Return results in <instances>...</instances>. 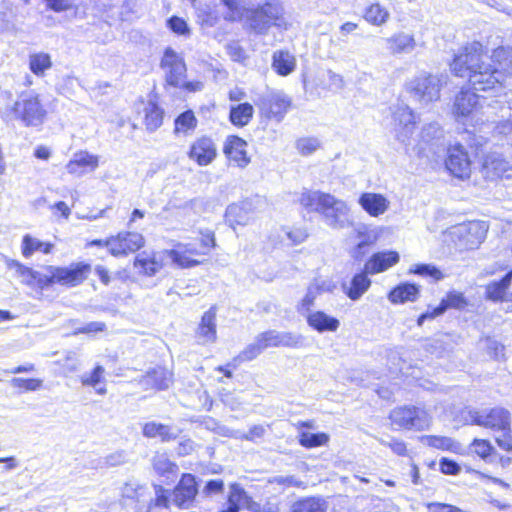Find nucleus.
<instances>
[{"label":"nucleus","mask_w":512,"mask_h":512,"mask_svg":"<svg viewBox=\"0 0 512 512\" xmlns=\"http://www.w3.org/2000/svg\"><path fill=\"white\" fill-rule=\"evenodd\" d=\"M484 47L472 42L455 56L450 64L452 72L461 78H468L470 85L478 91L498 92L503 87L501 71L484 61Z\"/></svg>","instance_id":"1"},{"label":"nucleus","mask_w":512,"mask_h":512,"mask_svg":"<svg viewBox=\"0 0 512 512\" xmlns=\"http://www.w3.org/2000/svg\"><path fill=\"white\" fill-rule=\"evenodd\" d=\"M7 268L23 283L41 290L54 284L66 287L77 286L88 277L91 271L90 265L83 262L74 263L68 267L49 266L43 271H34L15 259L7 261Z\"/></svg>","instance_id":"2"},{"label":"nucleus","mask_w":512,"mask_h":512,"mask_svg":"<svg viewBox=\"0 0 512 512\" xmlns=\"http://www.w3.org/2000/svg\"><path fill=\"white\" fill-rule=\"evenodd\" d=\"M299 204L308 212L318 213L332 229H344L352 225L348 203L330 193L304 189L298 197Z\"/></svg>","instance_id":"3"},{"label":"nucleus","mask_w":512,"mask_h":512,"mask_svg":"<svg viewBox=\"0 0 512 512\" xmlns=\"http://www.w3.org/2000/svg\"><path fill=\"white\" fill-rule=\"evenodd\" d=\"M488 225L483 221H469L450 227L444 233V242L456 252L463 253L480 246L486 237Z\"/></svg>","instance_id":"4"},{"label":"nucleus","mask_w":512,"mask_h":512,"mask_svg":"<svg viewBox=\"0 0 512 512\" xmlns=\"http://www.w3.org/2000/svg\"><path fill=\"white\" fill-rule=\"evenodd\" d=\"M250 27L259 34L266 33L272 26L287 29L283 4L278 0H268L255 9L246 10L245 16Z\"/></svg>","instance_id":"5"},{"label":"nucleus","mask_w":512,"mask_h":512,"mask_svg":"<svg viewBox=\"0 0 512 512\" xmlns=\"http://www.w3.org/2000/svg\"><path fill=\"white\" fill-rule=\"evenodd\" d=\"M161 67L164 70L166 82L189 92L202 90L203 83L200 81H186V64L181 54L172 48H166L161 60Z\"/></svg>","instance_id":"6"},{"label":"nucleus","mask_w":512,"mask_h":512,"mask_svg":"<svg viewBox=\"0 0 512 512\" xmlns=\"http://www.w3.org/2000/svg\"><path fill=\"white\" fill-rule=\"evenodd\" d=\"M444 83L442 75L422 71L406 82L405 90L415 101L429 104L439 100Z\"/></svg>","instance_id":"7"},{"label":"nucleus","mask_w":512,"mask_h":512,"mask_svg":"<svg viewBox=\"0 0 512 512\" xmlns=\"http://www.w3.org/2000/svg\"><path fill=\"white\" fill-rule=\"evenodd\" d=\"M398 259L370 258L365 264L364 272L355 274L349 285L345 283L342 285L344 293L353 301L360 299L371 285V280L367 275L378 274L389 269L398 262Z\"/></svg>","instance_id":"8"},{"label":"nucleus","mask_w":512,"mask_h":512,"mask_svg":"<svg viewBox=\"0 0 512 512\" xmlns=\"http://www.w3.org/2000/svg\"><path fill=\"white\" fill-rule=\"evenodd\" d=\"M46 116V110L40 102L38 95L34 93H24L18 100L4 112V117L8 119H19L26 126H38L43 123Z\"/></svg>","instance_id":"9"},{"label":"nucleus","mask_w":512,"mask_h":512,"mask_svg":"<svg viewBox=\"0 0 512 512\" xmlns=\"http://www.w3.org/2000/svg\"><path fill=\"white\" fill-rule=\"evenodd\" d=\"M485 99H481L470 90H461L455 97L453 104V115L456 120L463 124L470 123L477 125L483 122L487 114L484 106Z\"/></svg>","instance_id":"10"},{"label":"nucleus","mask_w":512,"mask_h":512,"mask_svg":"<svg viewBox=\"0 0 512 512\" xmlns=\"http://www.w3.org/2000/svg\"><path fill=\"white\" fill-rule=\"evenodd\" d=\"M391 424L398 429L425 430L431 424V417L426 410L415 406H403L391 411Z\"/></svg>","instance_id":"11"},{"label":"nucleus","mask_w":512,"mask_h":512,"mask_svg":"<svg viewBox=\"0 0 512 512\" xmlns=\"http://www.w3.org/2000/svg\"><path fill=\"white\" fill-rule=\"evenodd\" d=\"M468 419L471 424L490 429L494 432L508 430L511 424L509 411L501 407L469 410Z\"/></svg>","instance_id":"12"},{"label":"nucleus","mask_w":512,"mask_h":512,"mask_svg":"<svg viewBox=\"0 0 512 512\" xmlns=\"http://www.w3.org/2000/svg\"><path fill=\"white\" fill-rule=\"evenodd\" d=\"M86 246L107 247L113 255L135 253L144 246V238L136 232H122L107 240H93Z\"/></svg>","instance_id":"13"},{"label":"nucleus","mask_w":512,"mask_h":512,"mask_svg":"<svg viewBox=\"0 0 512 512\" xmlns=\"http://www.w3.org/2000/svg\"><path fill=\"white\" fill-rule=\"evenodd\" d=\"M261 200L246 199L230 204L225 211V220L233 229L236 226H246L254 219Z\"/></svg>","instance_id":"14"},{"label":"nucleus","mask_w":512,"mask_h":512,"mask_svg":"<svg viewBox=\"0 0 512 512\" xmlns=\"http://www.w3.org/2000/svg\"><path fill=\"white\" fill-rule=\"evenodd\" d=\"M392 117L396 138L403 144H409L416 124L414 112L408 105L398 103L392 108Z\"/></svg>","instance_id":"15"},{"label":"nucleus","mask_w":512,"mask_h":512,"mask_svg":"<svg viewBox=\"0 0 512 512\" xmlns=\"http://www.w3.org/2000/svg\"><path fill=\"white\" fill-rule=\"evenodd\" d=\"M482 174L488 180L512 182V165L499 153L492 152L485 156Z\"/></svg>","instance_id":"16"},{"label":"nucleus","mask_w":512,"mask_h":512,"mask_svg":"<svg viewBox=\"0 0 512 512\" xmlns=\"http://www.w3.org/2000/svg\"><path fill=\"white\" fill-rule=\"evenodd\" d=\"M448 171L459 179H466L471 174V161L468 153L461 144L449 146L445 161Z\"/></svg>","instance_id":"17"},{"label":"nucleus","mask_w":512,"mask_h":512,"mask_svg":"<svg viewBox=\"0 0 512 512\" xmlns=\"http://www.w3.org/2000/svg\"><path fill=\"white\" fill-rule=\"evenodd\" d=\"M190 160L199 166L210 165L217 157V146L212 138L202 136L192 142L188 151Z\"/></svg>","instance_id":"18"},{"label":"nucleus","mask_w":512,"mask_h":512,"mask_svg":"<svg viewBox=\"0 0 512 512\" xmlns=\"http://www.w3.org/2000/svg\"><path fill=\"white\" fill-rule=\"evenodd\" d=\"M263 346V350L270 347L298 348L303 345V337L291 332L267 331L257 336Z\"/></svg>","instance_id":"19"},{"label":"nucleus","mask_w":512,"mask_h":512,"mask_svg":"<svg viewBox=\"0 0 512 512\" xmlns=\"http://www.w3.org/2000/svg\"><path fill=\"white\" fill-rule=\"evenodd\" d=\"M358 204L369 216L377 218L390 209L391 202L382 193L363 192L358 198Z\"/></svg>","instance_id":"20"},{"label":"nucleus","mask_w":512,"mask_h":512,"mask_svg":"<svg viewBox=\"0 0 512 512\" xmlns=\"http://www.w3.org/2000/svg\"><path fill=\"white\" fill-rule=\"evenodd\" d=\"M247 142L235 135L228 136L224 143L223 152L230 162L239 168H245L250 163L247 153Z\"/></svg>","instance_id":"21"},{"label":"nucleus","mask_w":512,"mask_h":512,"mask_svg":"<svg viewBox=\"0 0 512 512\" xmlns=\"http://www.w3.org/2000/svg\"><path fill=\"white\" fill-rule=\"evenodd\" d=\"M99 166V157L87 151H80L73 155L72 159L66 164V170L69 174L82 176L88 172L94 171Z\"/></svg>","instance_id":"22"},{"label":"nucleus","mask_w":512,"mask_h":512,"mask_svg":"<svg viewBox=\"0 0 512 512\" xmlns=\"http://www.w3.org/2000/svg\"><path fill=\"white\" fill-rule=\"evenodd\" d=\"M307 237L308 234L303 228L280 227L271 233L270 240L275 247L292 246L301 244Z\"/></svg>","instance_id":"23"},{"label":"nucleus","mask_w":512,"mask_h":512,"mask_svg":"<svg viewBox=\"0 0 512 512\" xmlns=\"http://www.w3.org/2000/svg\"><path fill=\"white\" fill-rule=\"evenodd\" d=\"M196 494L195 477L191 474H184L173 492V501L178 507L186 508Z\"/></svg>","instance_id":"24"},{"label":"nucleus","mask_w":512,"mask_h":512,"mask_svg":"<svg viewBox=\"0 0 512 512\" xmlns=\"http://www.w3.org/2000/svg\"><path fill=\"white\" fill-rule=\"evenodd\" d=\"M173 383V374L163 367H156L146 373L141 379L145 389L166 390Z\"/></svg>","instance_id":"25"},{"label":"nucleus","mask_w":512,"mask_h":512,"mask_svg":"<svg viewBox=\"0 0 512 512\" xmlns=\"http://www.w3.org/2000/svg\"><path fill=\"white\" fill-rule=\"evenodd\" d=\"M467 304L464 295L460 292H450L445 299H443L440 305L434 308L432 311H427L419 316L417 323L421 326L426 319H433L443 314L447 308L452 307L456 309L463 308Z\"/></svg>","instance_id":"26"},{"label":"nucleus","mask_w":512,"mask_h":512,"mask_svg":"<svg viewBox=\"0 0 512 512\" xmlns=\"http://www.w3.org/2000/svg\"><path fill=\"white\" fill-rule=\"evenodd\" d=\"M196 336L201 344H209L216 341V307H211L203 314Z\"/></svg>","instance_id":"27"},{"label":"nucleus","mask_w":512,"mask_h":512,"mask_svg":"<svg viewBox=\"0 0 512 512\" xmlns=\"http://www.w3.org/2000/svg\"><path fill=\"white\" fill-rule=\"evenodd\" d=\"M306 318L308 325L320 333L327 331L335 332L340 325V322L337 318L329 316L323 311L308 313Z\"/></svg>","instance_id":"28"},{"label":"nucleus","mask_w":512,"mask_h":512,"mask_svg":"<svg viewBox=\"0 0 512 512\" xmlns=\"http://www.w3.org/2000/svg\"><path fill=\"white\" fill-rule=\"evenodd\" d=\"M354 231L356 237L355 245L359 250H362L366 246L373 245L387 229L359 224Z\"/></svg>","instance_id":"29"},{"label":"nucleus","mask_w":512,"mask_h":512,"mask_svg":"<svg viewBox=\"0 0 512 512\" xmlns=\"http://www.w3.org/2000/svg\"><path fill=\"white\" fill-rule=\"evenodd\" d=\"M265 105L271 116L280 121L290 108L291 101L282 92H272L267 96Z\"/></svg>","instance_id":"30"},{"label":"nucleus","mask_w":512,"mask_h":512,"mask_svg":"<svg viewBox=\"0 0 512 512\" xmlns=\"http://www.w3.org/2000/svg\"><path fill=\"white\" fill-rule=\"evenodd\" d=\"M388 49L392 54L410 53L416 47L412 34L400 32L386 39Z\"/></svg>","instance_id":"31"},{"label":"nucleus","mask_w":512,"mask_h":512,"mask_svg":"<svg viewBox=\"0 0 512 512\" xmlns=\"http://www.w3.org/2000/svg\"><path fill=\"white\" fill-rule=\"evenodd\" d=\"M271 66L278 75L288 76L296 68V59L288 51L277 50L273 53Z\"/></svg>","instance_id":"32"},{"label":"nucleus","mask_w":512,"mask_h":512,"mask_svg":"<svg viewBox=\"0 0 512 512\" xmlns=\"http://www.w3.org/2000/svg\"><path fill=\"white\" fill-rule=\"evenodd\" d=\"M419 297V288L415 284L403 283L395 287L388 294V300L393 304L414 302Z\"/></svg>","instance_id":"33"},{"label":"nucleus","mask_w":512,"mask_h":512,"mask_svg":"<svg viewBox=\"0 0 512 512\" xmlns=\"http://www.w3.org/2000/svg\"><path fill=\"white\" fill-rule=\"evenodd\" d=\"M332 288L330 283H327L325 281H322L321 283L316 280L314 283H312L306 292V295L301 300V302L298 305V311L301 314H306L310 311L311 306H313L314 301L316 298L323 292V291H330Z\"/></svg>","instance_id":"34"},{"label":"nucleus","mask_w":512,"mask_h":512,"mask_svg":"<svg viewBox=\"0 0 512 512\" xmlns=\"http://www.w3.org/2000/svg\"><path fill=\"white\" fill-rule=\"evenodd\" d=\"M143 434L149 438L159 437L162 441H170L178 436V430L161 423L148 422L143 427Z\"/></svg>","instance_id":"35"},{"label":"nucleus","mask_w":512,"mask_h":512,"mask_svg":"<svg viewBox=\"0 0 512 512\" xmlns=\"http://www.w3.org/2000/svg\"><path fill=\"white\" fill-rule=\"evenodd\" d=\"M163 266L161 258H135L133 262L135 276H153Z\"/></svg>","instance_id":"36"},{"label":"nucleus","mask_w":512,"mask_h":512,"mask_svg":"<svg viewBox=\"0 0 512 512\" xmlns=\"http://www.w3.org/2000/svg\"><path fill=\"white\" fill-rule=\"evenodd\" d=\"M53 245L48 242H43L40 239L33 237L29 234L23 236L21 249L24 256H29L34 253L50 254L52 253Z\"/></svg>","instance_id":"37"},{"label":"nucleus","mask_w":512,"mask_h":512,"mask_svg":"<svg viewBox=\"0 0 512 512\" xmlns=\"http://www.w3.org/2000/svg\"><path fill=\"white\" fill-rule=\"evenodd\" d=\"M492 61L497 65V69L501 71V76L504 74L512 76V48L498 47L493 51Z\"/></svg>","instance_id":"38"},{"label":"nucleus","mask_w":512,"mask_h":512,"mask_svg":"<svg viewBox=\"0 0 512 512\" xmlns=\"http://www.w3.org/2000/svg\"><path fill=\"white\" fill-rule=\"evenodd\" d=\"M363 18L373 26H382L390 18L388 9L379 3L370 4L364 10Z\"/></svg>","instance_id":"39"},{"label":"nucleus","mask_w":512,"mask_h":512,"mask_svg":"<svg viewBox=\"0 0 512 512\" xmlns=\"http://www.w3.org/2000/svg\"><path fill=\"white\" fill-rule=\"evenodd\" d=\"M253 114V106L249 103H242L231 107L229 119L233 125L244 127L251 121Z\"/></svg>","instance_id":"40"},{"label":"nucleus","mask_w":512,"mask_h":512,"mask_svg":"<svg viewBox=\"0 0 512 512\" xmlns=\"http://www.w3.org/2000/svg\"><path fill=\"white\" fill-rule=\"evenodd\" d=\"M143 105L144 123L146 128L154 131L159 128L163 121L162 110L152 101L141 103Z\"/></svg>","instance_id":"41"},{"label":"nucleus","mask_w":512,"mask_h":512,"mask_svg":"<svg viewBox=\"0 0 512 512\" xmlns=\"http://www.w3.org/2000/svg\"><path fill=\"white\" fill-rule=\"evenodd\" d=\"M327 503L319 497H308L295 502L291 512H326Z\"/></svg>","instance_id":"42"},{"label":"nucleus","mask_w":512,"mask_h":512,"mask_svg":"<svg viewBox=\"0 0 512 512\" xmlns=\"http://www.w3.org/2000/svg\"><path fill=\"white\" fill-rule=\"evenodd\" d=\"M52 67V60L48 53L38 52L29 56V68L36 76H44Z\"/></svg>","instance_id":"43"},{"label":"nucleus","mask_w":512,"mask_h":512,"mask_svg":"<svg viewBox=\"0 0 512 512\" xmlns=\"http://www.w3.org/2000/svg\"><path fill=\"white\" fill-rule=\"evenodd\" d=\"M104 372V367L97 365L92 372L84 373L81 376V383L84 386L93 387L97 394L104 395L106 393V388L104 386H100L103 380Z\"/></svg>","instance_id":"44"},{"label":"nucleus","mask_w":512,"mask_h":512,"mask_svg":"<svg viewBox=\"0 0 512 512\" xmlns=\"http://www.w3.org/2000/svg\"><path fill=\"white\" fill-rule=\"evenodd\" d=\"M512 280V270H509L499 282H492L486 287V295L489 299L501 300Z\"/></svg>","instance_id":"45"},{"label":"nucleus","mask_w":512,"mask_h":512,"mask_svg":"<svg viewBox=\"0 0 512 512\" xmlns=\"http://www.w3.org/2000/svg\"><path fill=\"white\" fill-rule=\"evenodd\" d=\"M421 442L430 447L452 452H457L460 448L457 442L445 436H423L421 437Z\"/></svg>","instance_id":"46"},{"label":"nucleus","mask_w":512,"mask_h":512,"mask_svg":"<svg viewBox=\"0 0 512 512\" xmlns=\"http://www.w3.org/2000/svg\"><path fill=\"white\" fill-rule=\"evenodd\" d=\"M228 9L225 19L230 21L240 20L245 16V0H221Z\"/></svg>","instance_id":"47"},{"label":"nucleus","mask_w":512,"mask_h":512,"mask_svg":"<svg viewBox=\"0 0 512 512\" xmlns=\"http://www.w3.org/2000/svg\"><path fill=\"white\" fill-rule=\"evenodd\" d=\"M329 440V436L325 433H309L302 432L299 435V443L306 448H313L325 445Z\"/></svg>","instance_id":"48"},{"label":"nucleus","mask_w":512,"mask_h":512,"mask_svg":"<svg viewBox=\"0 0 512 512\" xmlns=\"http://www.w3.org/2000/svg\"><path fill=\"white\" fill-rule=\"evenodd\" d=\"M321 147V142L316 137H302L296 141V149L299 154L309 156Z\"/></svg>","instance_id":"49"},{"label":"nucleus","mask_w":512,"mask_h":512,"mask_svg":"<svg viewBox=\"0 0 512 512\" xmlns=\"http://www.w3.org/2000/svg\"><path fill=\"white\" fill-rule=\"evenodd\" d=\"M153 467L161 475L175 473L177 470V466L169 460L165 453H157L153 457Z\"/></svg>","instance_id":"50"},{"label":"nucleus","mask_w":512,"mask_h":512,"mask_svg":"<svg viewBox=\"0 0 512 512\" xmlns=\"http://www.w3.org/2000/svg\"><path fill=\"white\" fill-rule=\"evenodd\" d=\"M197 120L192 111H186L179 115L175 120V131L176 132H187L193 130L196 127Z\"/></svg>","instance_id":"51"},{"label":"nucleus","mask_w":512,"mask_h":512,"mask_svg":"<svg viewBox=\"0 0 512 512\" xmlns=\"http://www.w3.org/2000/svg\"><path fill=\"white\" fill-rule=\"evenodd\" d=\"M167 26L178 36L189 37L191 34V30L183 18L172 16L167 20Z\"/></svg>","instance_id":"52"},{"label":"nucleus","mask_w":512,"mask_h":512,"mask_svg":"<svg viewBox=\"0 0 512 512\" xmlns=\"http://www.w3.org/2000/svg\"><path fill=\"white\" fill-rule=\"evenodd\" d=\"M11 385L21 391H37L42 387V380L16 377L11 380Z\"/></svg>","instance_id":"53"},{"label":"nucleus","mask_w":512,"mask_h":512,"mask_svg":"<svg viewBox=\"0 0 512 512\" xmlns=\"http://www.w3.org/2000/svg\"><path fill=\"white\" fill-rule=\"evenodd\" d=\"M146 488L137 483L136 481H129L125 483L122 488V496L127 499L139 501L144 496Z\"/></svg>","instance_id":"54"},{"label":"nucleus","mask_w":512,"mask_h":512,"mask_svg":"<svg viewBox=\"0 0 512 512\" xmlns=\"http://www.w3.org/2000/svg\"><path fill=\"white\" fill-rule=\"evenodd\" d=\"M263 346L256 337L254 342L249 344L239 355L240 361H251L263 352Z\"/></svg>","instance_id":"55"},{"label":"nucleus","mask_w":512,"mask_h":512,"mask_svg":"<svg viewBox=\"0 0 512 512\" xmlns=\"http://www.w3.org/2000/svg\"><path fill=\"white\" fill-rule=\"evenodd\" d=\"M470 447L475 454L483 459L490 456L494 450L490 441L485 439H474Z\"/></svg>","instance_id":"56"},{"label":"nucleus","mask_w":512,"mask_h":512,"mask_svg":"<svg viewBox=\"0 0 512 512\" xmlns=\"http://www.w3.org/2000/svg\"><path fill=\"white\" fill-rule=\"evenodd\" d=\"M266 432V429L263 425H254L250 428L247 433H243L239 431V435L237 433H231L232 438L246 441H255L256 439L262 438Z\"/></svg>","instance_id":"57"},{"label":"nucleus","mask_w":512,"mask_h":512,"mask_svg":"<svg viewBox=\"0 0 512 512\" xmlns=\"http://www.w3.org/2000/svg\"><path fill=\"white\" fill-rule=\"evenodd\" d=\"M247 496L245 491L241 488L238 484H232L230 486V492L228 495V504H231L233 506H239L245 502Z\"/></svg>","instance_id":"58"},{"label":"nucleus","mask_w":512,"mask_h":512,"mask_svg":"<svg viewBox=\"0 0 512 512\" xmlns=\"http://www.w3.org/2000/svg\"><path fill=\"white\" fill-rule=\"evenodd\" d=\"M269 483L277 484L284 489L289 487H304V483L293 475L275 476L269 480Z\"/></svg>","instance_id":"59"},{"label":"nucleus","mask_w":512,"mask_h":512,"mask_svg":"<svg viewBox=\"0 0 512 512\" xmlns=\"http://www.w3.org/2000/svg\"><path fill=\"white\" fill-rule=\"evenodd\" d=\"M500 434L495 437V442L497 446L506 451L512 452V431L511 425L508 430H499Z\"/></svg>","instance_id":"60"},{"label":"nucleus","mask_w":512,"mask_h":512,"mask_svg":"<svg viewBox=\"0 0 512 512\" xmlns=\"http://www.w3.org/2000/svg\"><path fill=\"white\" fill-rule=\"evenodd\" d=\"M411 272L422 275V276H429L433 278L434 280H441L443 279L444 275L443 273L437 269L435 266L431 265H417L414 270H411Z\"/></svg>","instance_id":"61"},{"label":"nucleus","mask_w":512,"mask_h":512,"mask_svg":"<svg viewBox=\"0 0 512 512\" xmlns=\"http://www.w3.org/2000/svg\"><path fill=\"white\" fill-rule=\"evenodd\" d=\"M219 397L223 404L228 406L231 410L236 411L240 409L242 403L235 394L223 390L220 392Z\"/></svg>","instance_id":"62"},{"label":"nucleus","mask_w":512,"mask_h":512,"mask_svg":"<svg viewBox=\"0 0 512 512\" xmlns=\"http://www.w3.org/2000/svg\"><path fill=\"white\" fill-rule=\"evenodd\" d=\"M442 135V130L437 123H431L423 127L421 137L423 141L429 142L434 138H439Z\"/></svg>","instance_id":"63"},{"label":"nucleus","mask_w":512,"mask_h":512,"mask_svg":"<svg viewBox=\"0 0 512 512\" xmlns=\"http://www.w3.org/2000/svg\"><path fill=\"white\" fill-rule=\"evenodd\" d=\"M486 349H487L488 354L497 360L504 356L505 348L501 343H499L496 340L487 339L486 340Z\"/></svg>","instance_id":"64"}]
</instances>
